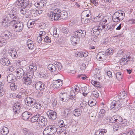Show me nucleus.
Segmentation results:
<instances>
[{"instance_id": "obj_32", "label": "nucleus", "mask_w": 135, "mask_h": 135, "mask_svg": "<svg viewBox=\"0 0 135 135\" xmlns=\"http://www.w3.org/2000/svg\"><path fill=\"white\" fill-rule=\"evenodd\" d=\"M113 49L112 48H109L107 50L105 53V55H108L110 54H113Z\"/></svg>"}, {"instance_id": "obj_5", "label": "nucleus", "mask_w": 135, "mask_h": 135, "mask_svg": "<svg viewBox=\"0 0 135 135\" xmlns=\"http://www.w3.org/2000/svg\"><path fill=\"white\" fill-rule=\"evenodd\" d=\"M107 30L104 25H100L98 26H94L92 29L94 34L95 36L101 35V33L103 30L106 31Z\"/></svg>"}, {"instance_id": "obj_29", "label": "nucleus", "mask_w": 135, "mask_h": 135, "mask_svg": "<svg viewBox=\"0 0 135 135\" xmlns=\"http://www.w3.org/2000/svg\"><path fill=\"white\" fill-rule=\"evenodd\" d=\"M91 84L95 86L98 88H100L102 87L101 84L97 81L92 80L91 81Z\"/></svg>"}, {"instance_id": "obj_60", "label": "nucleus", "mask_w": 135, "mask_h": 135, "mask_svg": "<svg viewBox=\"0 0 135 135\" xmlns=\"http://www.w3.org/2000/svg\"><path fill=\"white\" fill-rule=\"evenodd\" d=\"M44 40L46 42H50L51 41L50 38L48 36H46L44 37Z\"/></svg>"}, {"instance_id": "obj_7", "label": "nucleus", "mask_w": 135, "mask_h": 135, "mask_svg": "<svg viewBox=\"0 0 135 135\" xmlns=\"http://www.w3.org/2000/svg\"><path fill=\"white\" fill-rule=\"evenodd\" d=\"M38 121L36 122V126L37 128H40L46 125L47 123V119L44 117H40Z\"/></svg>"}, {"instance_id": "obj_35", "label": "nucleus", "mask_w": 135, "mask_h": 135, "mask_svg": "<svg viewBox=\"0 0 135 135\" xmlns=\"http://www.w3.org/2000/svg\"><path fill=\"white\" fill-rule=\"evenodd\" d=\"M128 98H126V99L123 100V102H121L120 101V105L122 107H123L125 106L127 104V102L128 101Z\"/></svg>"}, {"instance_id": "obj_48", "label": "nucleus", "mask_w": 135, "mask_h": 135, "mask_svg": "<svg viewBox=\"0 0 135 135\" xmlns=\"http://www.w3.org/2000/svg\"><path fill=\"white\" fill-rule=\"evenodd\" d=\"M31 72H32L31 71L29 70L27 71V73L26 74V77H28V78H30V79H32L33 78V75L30 73Z\"/></svg>"}, {"instance_id": "obj_1", "label": "nucleus", "mask_w": 135, "mask_h": 135, "mask_svg": "<svg viewBox=\"0 0 135 135\" xmlns=\"http://www.w3.org/2000/svg\"><path fill=\"white\" fill-rule=\"evenodd\" d=\"M74 33V35L71 38V40L72 44L75 46L79 42L80 37H84L86 35V32L84 30H79L75 31Z\"/></svg>"}, {"instance_id": "obj_21", "label": "nucleus", "mask_w": 135, "mask_h": 135, "mask_svg": "<svg viewBox=\"0 0 135 135\" xmlns=\"http://www.w3.org/2000/svg\"><path fill=\"white\" fill-rule=\"evenodd\" d=\"M17 14L16 11L14 10H12L10 12L9 16L10 18L13 19H15V20L17 21L18 19L17 16Z\"/></svg>"}, {"instance_id": "obj_57", "label": "nucleus", "mask_w": 135, "mask_h": 135, "mask_svg": "<svg viewBox=\"0 0 135 135\" xmlns=\"http://www.w3.org/2000/svg\"><path fill=\"white\" fill-rule=\"evenodd\" d=\"M92 94L96 98H98L99 96V93L96 91H93L92 93Z\"/></svg>"}, {"instance_id": "obj_53", "label": "nucleus", "mask_w": 135, "mask_h": 135, "mask_svg": "<svg viewBox=\"0 0 135 135\" xmlns=\"http://www.w3.org/2000/svg\"><path fill=\"white\" fill-rule=\"evenodd\" d=\"M104 133L103 131H97L95 132L94 135H103Z\"/></svg>"}, {"instance_id": "obj_9", "label": "nucleus", "mask_w": 135, "mask_h": 135, "mask_svg": "<svg viewBox=\"0 0 135 135\" xmlns=\"http://www.w3.org/2000/svg\"><path fill=\"white\" fill-rule=\"evenodd\" d=\"M36 100L30 96L26 97L25 99V101L26 105L30 107H32L34 103H35Z\"/></svg>"}, {"instance_id": "obj_17", "label": "nucleus", "mask_w": 135, "mask_h": 135, "mask_svg": "<svg viewBox=\"0 0 135 135\" xmlns=\"http://www.w3.org/2000/svg\"><path fill=\"white\" fill-rule=\"evenodd\" d=\"M32 115V113L28 111H25L23 112L21 115V118L24 120H26Z\"/></svg>"}, {"instance_id": "obj_56", "label": "nucleus", "mask_w": 135, "mask_h": 135, "mask_svg": "<svg viewBox=\"0 0 135 135\" xmlns=\"http://www.w3.org/2000/svg\"><path fill=\"white\" fill-rule=\"evenodd\" d=\"M54 36L55 38L58 37L59 36V35L57 33V29L56 28H54L53 31Z\"/></svg>"}, {"instance_id": "obj_30", "label": "nucleus", "mask_w": 135, "mask_h": 135, "mask_svg": "<svg viewBox=\"0 0 135 135\" xmlns=\"http://www.w3.org/2000/svg\"><path fill=\"white\" fill-rule=\"evenodd\" d=\"M15 78V76L13 77V75L12 74H9L7 76V80L8 82L9 83H11V82L14 80L13 78Z\"/></svg>"}, {"instance_id": "obj_37", "label": "nucleus", "mask_w": 135, "mask_h": 135, "mask_svg": "<svg viewBox=\"0 0 135 135\" xmlns=\"http://www.w3.org/2000/svg\"><path fill=\"white\" fill-rule=\"evenodd\" d=\"M128 61V59H127L124 56V58H122L121 60L120 63L124 65L127 64Z\"/></svg>"}, {"instance_id": "obj_36", "label": "nucleus", "mask_w": 135, "mask_h": 135, "mask_svg": "<svg viewBox=\"0 0 135 135\" xmlns=\"http://www.w3.org/2000/svg\"><path fill=\"white\" fill-rule=\"evenodd\" d=\"M116 77L119 81L121 80L122 78V75L121 73L119 72L117 73Z\"/></svg>"}, {"instance_id": "obj_25", "label": "nucleus", "mask_w": 135, "mask_h": 135, "mask_svg": "<svg viewBox=\"0 0 135 135\" xmlns=\"http://www.w3.org/2000/svg\"><path fill=\"white\" fill-rule=\"evenodd\" d=\"M68 17V13L66 11H62L61 15H60V20L61 19L65 20Z\"/></svg>"}, {"instance_id": "obj_14", "label": "nucleus", "mask_w": 135, "mask_h": 135, "mask_svg": "<svg viewBox=\"0 0 135 135\" xmlns=\"http://www.w3.org/2000/svg\"><path fill=\"white\" fill-rule=\"evenodd\" d=\"M16 75L18 79H20L23 77L25 74V72L22 68H18L15 71Z\"/></svg>"}, {"instance_id": "obj_63", "label": "nucleus", "mask_w": 135, "mask_h": 135, "mask_svg": "<svg viewBox=\"0 0 135 135\" xmlns=\"http://www.w3.org/2000/svg\"><path fill=\"white\" fill-rule=\"evenodd\" d=\"M58 64H56L55 66L56 67H57L58 69V70L59 71H60L61 70L62 68V66H61V65L60 63H58Z\"/></svg>"}, {"instance_id": "obj_38", "label": "nucleus", "mask_w": 135, "mask_h": 135, "mask_svg": "<svg viewBox=\"0 0 135 135\" xmlns=\"http://www.w3.org/2000/svg\"><path fill=\"white\" fill-rule=\"evenodd\" d=\"M44 37H41L40 36L38 37L36 40V44L37 45H38L40 43H41V41L42 40V38L44 39Z\"/></svg>"}, {"instance_id": "obj_4", "label": "nucleus", "mask_w": 135, "mask_h": 135, "mask_svg": "<svg viewBox=\"0 0 135 135\" xmlns=\"http://www.w3.org/2000/svg\"><path fill=\"white\" fill-rule=\"evenodd\" d=\"M10 23L17 32L21 31L24 28V23L22 22H19L16 20H13Z\"/></svg>"}, {"instance_id": "obj_12", "label": "nucleus", "mask_w": 135, "mask_h": 135, "mask_svg": "<svg viewBox=\"0 0 135 135\" xmlns=\"http://www.w3.org/2000/svg\"><path fill=\"white\" fill-rule=\"evenodd\" d=\"M35 87L37 90L41 91L45 89L46 86L44 83L41 81H39L36 83Z\"/></svg>"}, {"instance_id": "obj_16", "label": "nucleus", "mask_w": 135, "mask_h": 135, "mask_svg": "<svg viewBox=\"0 0 135 135\" xmlns=\"http://www.w3.org/2000/svg\"><path fill=\"white\" fill-rule=\"evenodd\" d=\"M60 96L63 102H66L69 99V95L66 93H61L60 94Z\"/></svg>"}, {"instance_id": "obj_52", "label": "nucleus", "mask_w": 135, "mask_h": 135, "mask_svg": "<svg viewBox=\"0 0 135 135\" xmlns=\"http://www.w3.org/2000/svg\"><path fill=\"white\" fill-rule=\"evenodd\" d=\"M2 25L5 27H6L8 26V22H7V20L5 19L2 22Z\"/></svg>"}, {"instance_id": "obj_43", "label": "nucleus", "mask_w": 135, "mask_h": 135, "mask_svg": "<svg viewBox=\"0 0 135 135\" xmlns=\"http://www.w3.org/2000/svg\"><path fill=\"white\" fill-rule=\"evenodd\" d=\"M126 135H135V129H131L126 134Z\"/></svg>"}, {"instance_id": "obj_54", "label": "nucleus", "mask_w": 135, "mask_h": 135, "mask_svg": "<svg viewBox=\"0 0 135 135\" xmlns=\"http://www.w3.org/2000/svg\"><path fill=\"white\" fill-rule=\"evenodd\" d=\"M65 129V127H64L63 128H62V127H60V128L56 129L57 131L56 132H57V133H62L63 130Z\"/></svg>"}, {"instance_id": "obj_11", "label": "nucleus", "mask_w": 135, "mask_h": 135, "mask_svg": "<svg viewBox=\"0 0 135 135\" xmlns=\"http://www.w3.org/2000/svg\"><path fill=\"white\" fill-rule=\"evenodd\" d=\"M46 113L49 118L51 120H55L57 117L56 112L52 110H49Z\"/></svg>"}, {"instance_id": "obj_40", "label": "nucleus", "mask_w": 135, "mask_h": 135, "mask_svg": "<svg viewBox=\"0 0 135 135\" xmlns=\"http://www.w3.org/2000/svg\"><path fill=\"white\" fill-rule=\"evenodd\" d=\"M34 24V21L31 22V21L30 20L28 22L27 24V26L28 27V28H30L32 27L33 26Z\"/></svg>"}, {"instance_id": "obj_51", "label": "nucleus", "mask_w": 135, "mask_h": 135, "mask_svg": "<svg viewBox=\"0 0 135 135\" xmlns=\"http://www.w3.org/2000/svg\"><path fill=\"white\" fill-rule=\"evenodd\" d=\"M37 10L36 9H32V8H30V10L28 11V13H29V12L30 13V14L31 13V14H32V13L33 14H35V13L37 15Z\"/></svg>"}, {"instance_id": "obj_46", "label": "nucleus", "mask_w": 135, "mask_h": 135, "mask_svg": "<svg viewBox=\"0 0 135 135\" xmlns=\"http://www.w3.org/2000/svg\"><path fill=\"white\" fill-rule=\"evenodd\" d=\"M105 110L103 109H101L99 112V115L102 118H103V115L105 114Z\"/></svg>"}, {"instance_id": "obj_59", "label": "nucleus", "mask_w": 135, "mask_h": 135, "mask_svg": "<svg viewBox=\"0 0 135 135\" xmlns=\"http://www.w3.org/2000/svg\"><path fill=\"white\" fill-rule=\"evenodd\" d=\"M7 42L5 40H0V46L2 47L3 45H5Z\"/></svg>"}, {"instance_id": "obj_49", "label": "nucleus", "mask_w": 135, "mask_h": 135, "mask_svg": "<svg viewBox=\"0 0 135 135\" xmlns=\"http://www.w3.org/2000/svg\"><path fill=\"white\" fill-rule=\"evenodd\" d=\"M83 52H76L75 53V55L77 57H82V55Z\"/></svg>"}, {"instance_id": "obj_28", "label": "nucleus", "mask_w": 135, "mask_h": 135, "mask_svg": "<svg viewBox=\"0 0 135 135\" xmlns=\"http://www.w3.org/2000/svg\"><path fill=\"white\" fill-rule=\"evenodd\" d=\"M82 112L79 109H75L73 112V114L75 116H80Z\"/></svg>"}, {"instance_id": "obj_31", "label": "nucleus", "mask_w": 135, "mask_h": 135, "mask_svg": "<svg viewBox=\"0 0 135 135\" xmlns=\"http://www.w3.org/2000/svg\"><path fill=\"white\" fill-rule=\"evenodd\" d=\"M20 12H21V13L22 14H25V16L26 15V16H25V17L26 18H30V16L29 15V14L28 13V12H26V11H25L24 10H23V8H20Z\"/></svg>"}, {"instance_id": "obj_26", "label": "nucleus", "mask_w": 135, "mask_h": 135, "mask_svg": "<svg viewBox=\"0 0 135 135\" xmlns=\"http://www.w3.org/2000/svg\"><path fill=\"white\" fill-rule=\"evenodd\" d=\"M24 81V83L27 85H30L32 83V79L28 77H26L25 78H23Z\"/></svg>"}, {"instance_id": "obj_45", "label": "nucleus", "mask_w": 135, "mask_h": 135, "mask_svg": "<svg viewBox=\"0 0 135 135\" xmlns=\"http://www.w3.org/2000/svg\"><path fill=\"white\" fill-rule=\"evenodd\" d=\"M3 85H0V97H2L4 94V92L3 89Z\"/></svg>"}, {"instance_id": "obj_55", "label": "nucleus", "mask_w": 135, "mask_h": 135, "mask_svg": "<svg viewBox=\"0 0 135 135\" xmlns=\"http://www.w3.org/2000/svg\"><path fill=\"white\" fill-rule=\"evenodd\" d=\"M11 88L12 90L14 91L16 90L17 88V86H16L15 84H14L13 83L11 85Z\"/></svg>"}, {"instance_id": "obj_24", "label": "nucleus", "mask_w": 135, "mask_h": 135, "mask_svg": "<svg viewBox=\"0 0 135 135\" xmlns=\"http://www.w3.org/2000/svg\"><path fill=\"white\" fill-rule=\"evenodd\" d=\"M48 69L50 71L52 72L56 71L57 69L56 66L52 64H50L48 65Z\"/></svg>"}, {"instance_id": "obj_19", "label": "nucleus", "mask_w": 135, "mask_h": 135, "mask_svg": "<svg viewBox=\"0 0 135 135\" xmlns=\"http://www.w3.org/2000/svg\"><path fill=\"white\" fill-rule=\"evenodd\" d=\"M0 62L3 66H8L10 63L9 59L5 56H3L0 60Z\"/></svg>"}, {"instance_id": "obj_13", "label": "nucleus", "mask_w": 135, "mask_h": 135, "mask_svg": "<svg viewBox=\"0 0 135 135\" xmlns=\"http://www.w3.org/2000/svg\"><path fill=\"white\" fill-rule=\"evenodd\" d=\"M12 34L11 32L8 30H5L2 34V38L5 41L11 38Z\"/></svg>"}, {"instance_id": "obj_34", "label": "nucleus", "mask_w": 135, "mask_h": 135, "mask_svg": "<svg viewBox=\"0 0 135 135\" xmlns=\"http://www.w3.org/2000/svg\"><path fill=\"white\" fill-rule=\"evenodd\" d=\"M46 74L45 71L43 70H42V71L39 73V77L41 78H46Z\"/></svg>"}, {"instance_id": "obj_6", "label": "nucleus", "mask_w": 135, "mask_h": 135, "mask_svg": "<svg viewBox=\"0 0 135 135\" xmlns=\"http://www.w3.org/2000/svg\"><path fill=\"white\" fill-rule=\"evenodd\" d=\"M57 131L56 128L55 126L51 125L46 128L43 132L44 135H52Z\"/></svg>"}, {"instance_id": "obj_22", "label": "nucleus", "mask_w": 135, "mask_h": 135, "mask_svg": "<svg viewBox=\"0 0 135 135\" xmlns=\"http://www.w3.org/2000/svg\"><path fill=\"white\" fill-rule=\"evenodd\" d=\"M37 68V65L36 63L31 62L29 66L27 68V69H29L30 71H35Z\"/></svg>"}, {"instance_id": "obj_61", "label": "nucleus", "mask_w": 135, "mask_h": 135, "mask_svg": "<svg viewBox=\"0 0 135 135\" xmlns=\"http://www.w3.org/2000/svg\"><path fill=\"white\" fill-rule=\"evenodd\" d=\"M46 33L44 31H40V32L39 35L40 36L44 37H45Z\"/></svg>"}, {"instance_id": "obj_18", "label": "nucleus", "mask_w": 135, "mask_h": 135, "mask_svg": "<svg viewBox=\"0 0 135 135\" xmlns=\"http://www.w3.org/2000/svg\"><path fill=\"white\" fill-rule=\"evenodd\" d=\"M8 53L13 59H15L17 56V54L15 49H10L8 50Z\"/></svg>"}, {"instance_id": "obj_62", "label": "nucleus", "mask_w": 135, "mask_h": 135, "mask_svg": "<svg viewBox=\"0 0 135 135\" xmlns=\"http://www.w3.org/2000/svg\"><path fill=\"white\" fill-rule=\"evenodd\" d=\"M59 125H60V127L61 128H63L64 127H63L64 126V122L62 120H61L60 121L59 123H58Z\"/></svg>"}, {"instance_id": "obj_10", "label": "nucleus", "mask_w": 135, "mask_h": 135, "mask_svg": "<svg viewBox=\"0 0 135 135\" xmlns=\"http://www.w3.org/2000/svg\"><path fill=\"white\" fill-rule=\"evenodd\" d=\"M111 108L118 111L122 107L120 105V101L118 100L113 101L111 103Z\"/></svg>"}, {"instance_id": "obj_20", "label": "nucleus", "mask_w": 135, "mask_h": 135, "mask_svg": "<svg viewBox=\"0 0 135 135\" xmlns=\"http://www.w3.org/2000/svg\"><path fill=\"white\" fill-rule=\"evenodd\" d=\"M20 104L19 103H16L14 104L13 107V110L14 112L16 113H18L20 112L21 108Z\"/></svg>"}, {"instance_id": "obj_15", "label": "nucleus", "mask_w": 135, "mask_h": 135, "mask_svg": "<svg viewBox=\"0 0 135 135\" xmlns=\"http://www.w3.org/2000/svg\"><path fill=\"white\" fill-rule=\"evenodd\" d=\"M62 83L63 81L61 80L58 79L54 80L53 81L52 86L55 89L61 86Z\"/></svg>"}, {"instance_id": "obj_47", "label": "nucleus", "mask_w": 135, "mask_h": 135, "mask_svg": "<svg viewBox=\"0 0 135 135\" xmlns=\"http://www.w3.org/2000/svg\"><path fill=\"white\" fill-rule=\"evenodd\" d=\"M87 104L85 102H81L80 105V107L82 109L84 108L86 106Z\"/></svg>"}, {"instance_id": "obj_50", "label": "nucleus", "mask_w": 135, "mask_h": 135, "mask_svg": "<svg viewBox=\"0 0 135 135\" xmlns=\"http://www.w3.org/2000/svg\"><path fill=\"white\" fill-rule=\"evenodd\" d=\"M114 26L113 25H108L106 27L107 28L108 30H109L110 31L113 30L114 28Z\"/></svg>"}, {"instance_id": "obj_39", "label": "nucleus", "mask_w": 135, "mask_h": 135, "mask_svg": "<svg viewBox=\"0 0 135 135\" xmlns=\"http://www.w3.org/2000/svg\"><path fill=\"white\" fill-rule=\"evenodd\" d=\"M3 133L2 134L3 135H7L9 132L8 129L6 127H4L2 129Z\"/></svg>"}, {"instance_id": "obj_3", "label": "nucleus", "mask_w": 135, "mask_h": 135, "mask_svg": "<svg viewBox=\"0 0 135 135\" xmlns=\"http://www.w3.org/2000/svg\"><path fill=\"white\" fill-rule=\"evenodd\" d=\"M124 11H118L115 12L112 16V20L115 22H119L124 19Z\"/></svg>"}, {"instance_id": "obj_33", "label": "nucleus", "mask_w": 135, "mask_h": 135, "mask_svg": "<svg viewBox=\"0 0 135 135\" xmlns=\"http://www.w3.org/2000/svg\"><path fill=\"white\" fill-rule=\"evenodd\" d=\"M116 122L120 124L122 123L121 122L123 120L122 119L120 116L119 115H115Z\"/></svg>"}, {"instance_id": "obj_8", "label": "nucleus", "mask_w": 135, "mask_h": 135, "mask_svg": "<svg viewBox=\"0 0 135 135\" xmlns=\"http://www.w3.org/2000/svg\"><path fill=\"white\" fill-rule=\"evenodd\" d=\"M29 0H18L16 1L17 5L20 8H22L24 9L26 7L31 6V5L29 4Z\"/></svg>"}, {"instance_id": "obj_41", "label": "nucleus", "mask_w": 135, "mask_h": 135, "mask_svg": "<svg viewBox=\"0 0 135 135\" xmlns=\"http://www.w3.org/2000/svg\"><path fill=\"white\" fill-rule=\"evenodd\" d=\"M33 105H34V107L37 109H40L42 107L41 104L39 103L36 102V100L35 103H34Z\"/></svg>"}, {"instance_id": "obj_42", "label": "nucleus", "mask_w": 135, "mask_h": 135, "mask_svg": "<svg viewBox=\"0 0 135 135\" xmlns=\"http://www.w3.org/2000/svg\"><path fill=\"white\" fill-rule=\"evenodd\" d=\"M96 101L95 100H89L88 102V104L90 107H92L96 105Z\"/></svg>"}, {"instance_id": "obj_27", "label": "nucleus", "mask_w": 135, "mask_h": 135, "mask_svg": "<svg viewBox=\"0 0 135 135\" xmlns=\"http://www.w3.org/2000/svg\"><path fill=\"white\" fill-rule=\"evenodd\" d=\"M39 114H36L34 116H33L31 118V122L32 123H34L38 121V119L39 118Z\"/></svg>"}, {"instance_id": "obj_58", "label": "nucleus", "mask_w": 135, "mask_h": 135, "mask_svg": "<svg viewBox=\"0 0 135 135\" xmlns=\"http://www.w3.org/2000/svg\"><path fill=\"white\" fill-rule=\"evenodd\" d=\"M74 94L73 95V94L71 95L70 96H69V99H71L72 100H75L76 99V96L75 95L76 94L75 93H74Z\"/></svg>"}, {"instance_id": "obj_2", "label": "nucleus", "mask_w": 135, "mask_h": 135, "mask_svg": "<svg viewBox=\"0 0 135 135\" xmlns=\"http://www.w3.org/2000/svg\"><path fill=\"white\" fill-rule=\"evenodd\" d=\"M61 11L58 8L54 9L52 12L48 13V15L51 21L60 20V13Z\"/></svg>"}, {"instance_id": "obj_23", "label": "nucleus", "mask_w": 135, "mask_h": 135, "mask_svg": "<svg viewBox=\"0 0 135 135\" xmlns=\"http://www.w3.org/2000/svg\"><path fill=\"white\" fill-rule=\"evenodd\" d=\"M118 96V97L119 99H124L126 98H128V97H127V94L125 91H121L119 94Z\"/></svg>"}, {"instance_id": "obj_44", "label": "nucleus", "mask_w": 135, "mask_h": 135, "mask_svg": "<svg viewBox=\"0 0 135 135\" xmlns=\"http://www.w3.org/2000/svg\"><path fill=\"white\" fill-rule=\"evenodd\" d=\"M101 19L100 16L98 15V16H96L94 18L93 21L95 22H99L101 21Z\"/></svg>"}, {"instance_id": "obj_64", "label": "nucleus", "mask_w": 135, "mask_h": 135, "mask_svg": "<svg viewBox=\"0 0 135 135\" xmlns=\"http://www.w3.org/2000/svg\"><path fill=\"white\" fill-rule=\"evenodd\" d=\"M25 135H35L34 133L33 132L29 131H27V133H25Z\"/></svg>"}]
</instances>
